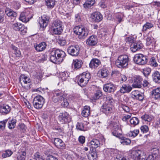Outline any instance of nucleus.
<instances>
[{
  "instance_id": "31",
  "label": "nucleus",
  "mask_w": 160,
  "mask_h": 160,
  "mask_svg": "<svg viewBox=\"0 0 160 160\" xmlns=\"http://www.w3.org/2000/svg\"><path fill=\"white\" fill-rule=\"evenodd\" d=\"M19 80L20 82L22 83V81L25 84H27L30 83L31 81L30 78L25 76L24 75L22 74L19 78Z\"/></svg>"
},
{
  "instance_id": "44",
  "label": "nucleus",
  "mask_w": 160,
  "mask_h": 160,
  "mask_svg": "<svg viewBox=\"0 0 160 160\" xmlns=\"http://www.w3.org/2000/svg\"><path fill=\"white\" fill-rule=\"evenodd\" d=\"M139 132L138 129H135L133 131H130L128 132V135L129 137L134 138L137 136Z\"/></svg>"
},
{
  "instance_id": "2",
  "label": "nucleus",
  "mask_w": 160,
  "mask_h": 160,
  "mask_svg": "<svg viewBox=\"0 0 160 160\" xmlns=\"http://www.w3.org/2000/svg\"><path fill=\"white\" fill-rule=\"evenodd\" d=\"M129 156L134 160H145V152L139 150H131L128 153Z\"/></svg>"
},
{
  "instance_id": "6",
  "label": "nucleus",
  "mask_w": 160,
  "mask_h": 160,
  "mask_svg": "<svg viewBox=\"0 0 160 160\" xmlns=\"http://www.w3.org/2000/svg\"><path fill=\"white\" fill-rule=\"evenodd\" d=\"M146 56L141 54H136L134 58V61L137 64L139 65H144L147 62Z\"/></svg>"
},
{
  "instance_id": "40",
  "label": "nucleus",
  "mask_w": 160,
  "mask_h": 160,
  "mask_svg": "<svg viewBox=\"0 0 160 160\" xmlns=\"http://www.w3.org/2000/svg\"><path fill=\"white\" fill-rule=\"evenodd\" d=\"M62 23L60 20H57L53 21L51 27L55 28L56 27H62Z\"/></svg>"
},
{
  "instance_id": "17",
  "label": "nucleus",
  "mask_w": 160,
  "mask_h": 160,
  "mask_svg": "<svg viewBox=\"0 0 160 160\" xmlns=\"http://www.w3.org/2000/svg\"><path fill=\"white\" fill-rule=\"evenodd\" d=\"M142 47V44L140 42H135L132 44L130 49L132 52H135L141 49Z\"/></svg>"
},
{
  "instance_id": "53",
  "label": "nucleus",
  "mask_w": 160,
  "mask_h": 160,
  "mask_svg": "<svg viewBox=\"0 0 160 160\" xmlns=\"http://www.w3.org/2000/svg\"><path fill=\"white\" fill-rule=\"evenodd\" d=\"M151 72V69L149 68H147L143 69V73L146 77L148 76Z\"/></svg>"
},
{
  "instance_id": "42",
  "label": "nucleus",
  "mask_w": 160,
  "mask_h": 160,
  "mask_svg": "<svg viewBox=\"0 0 160 160\" xmlns=\"http://www.w3.org/2000/svg\"><path fill=\"white\" fill-rule=\"evenodd\" d=\"M26 14L23 12L21 13L19 19L20 20L23 22H27L29 21V17H26Z\"/></svg>"
},
{
  "instance_id": "55",
  "label": "nucleus",
  "mask_w": 160,
  "mask_h": 160,
  "mask_svg": "<svg viewBox=\"0 0 160 160\" xmlns=\"http://www.w3.org/2000/svg\"><path fill=\"white\" fill-rule=\"evenodd\" d=\"M62 102L61 103L62 106L65 108L67 107L69 105V103L67 101V100L65 99L64 97L62 99Z\"/></svg>"
},
{
  "instance_id": "28",
  "label": "nucleus",
  "mask_w": 160,
  "mask_h": 160,
  "mask_svg": "<svg viewBox=\"0 0 160 160\" xmlns=\"http://www.w3.org/2000/svg\"><path fill=\"white\" fill-rule=\"evenodd\" d=\"M45 42H42L35 47L36 50L38 52H41L44 50L46 47Z\"/></svg>"
},
{
  "instance_id": "11",
  "label": "nucleus",
  "mask_w": 160,
  "mask_h": 160,
  "mask_svg": "<svg viewBox=\"0 0 160 160\" xmlns=\"http://www.w3.org/2000/svg\"><path fill=\"white\" fill-rule=\"evenodd\" d=\"M113 107L112 104L104 103L102 107L101 110L106 114H108L112 112Z\"/></svg>"
},
{
  "instance_id": "8",
  "label": "nucleus",
  "mask_w": 160,
  "mask_h": 160,
  "mask_svg": "<svg viewBox=\"0 0 160 160\" xmlns=\"http://www.w3.org/2000/svg\"><path fill=\"white\" fill-rule=\"evenodd\" d=\"M132 86L134 88H140L142 87V79L140 76H136L132 78Z\"/></svg>"
},
{
  "instance_id": "1",
  "label": "nucleus",
  "mask_w": 160,
  "mask_h": 160,
  "mask_svg": "<svg viewBox=\"0 0 160 160\" xmlns=\"http://www.w3.org/2000/svg\"><path fill=\"white\" fill-rule=\"evenodd\" d=\"M66 56L65 53L62 50L59 49L52 50L50 51V59L54 63H58L63 61V58Z\"/></svg>"
},
{
  "instance_id": "22",
  "label": "nucleus",
  "mask_w": 160,
  "mask_h": 160,
  "mask_svg": "<svg viewBox=\"0 0 160 160\" xmlns=\"http://www.w3.org/2000/svg\"><path fill=\"white\" fill-rule=\"evenodd\" d=\"M101 64L100 61L98 59L94 58L89 63L90 67L92 68H95Z\"/></svg>"
},
{
  "instance_id": "52",
  "label": "nucleus",
  "mask_w": 160,
  "mask_h": 160,
  "mask_svg": "<svg viewBox=\"0 0 160 160\" xmlns=\"http://www.w3.org/2000/svg\"><path fill=\"white\" fill-rule=\"evenodd\" d=\"M8 119H5L4 120L0 122V129L2 130H4L5 128V125L7 122Z\"/></svg>"
},
{
  "instance_id": "54",
  "label": "nucleus",
  "mask_w": 160,
  "mask_h": 160,
  "mask_svg": "<svg viewBox=\"0 0 160 160\" xmlns=\"http://www.w3.org/2000/svg\"><path fill=\"white\" fill-rule=\"evenodd\" d=\"M141 131L143 133H146L149 130V128L148 126L144 125L141 126L140 128Z\"/></svg>"
},
{
  "instance_id": "43",
  "label": "nucleus",
  "mask_w": 160,
  "mask_h": 160,
  "mask_svg": "<svg viewBox=\"0 0 160 160\" xmlns=\"http://www.w3.org/2000/svg\"><path fill=\"white\" fill-rule=\"evenodd\" d=\"M5 13L8 16L10 17L15 18L17 15L16 12L11 10L6 11Z\"/></svg>"
},
{
  "instance_id": "34",
  "label": "nucleus",
  "mask_w": 160,
  "mask_h": 160,
  "mask_svg": "<svg viewBox=\"0 0 160 160\" xmlns=\"http://www.w3.org/2000/svg\"><path fill=\"white\" fill-rule=\"evenodd\" d=\"M16 122L17 120L14 118L9 120L8 123V128L10 129L14 128L15 127Z\"/></svg>"
},
{
  "instance_id": "59",
  "label": "nucleus",
  "mask_w": 160,
  "mask_h": 160,
  "mask_svg": "<svg viewBox=\"0 0 160 160\" xmlns=\"http://www.w3.org/2000/svg\"><path fill=\"white\" fill-rule=\"evenodd\" d=\"M117 130H118L119 131L120 130L118 128V129L116 128L112 132V134L114 136H115L116 137L120 138V134L119 132V131H117Z\"/></svg>"
},
{
  "instance_id": "57",
  "label": "nucleus",
  "mask_w": 160,
  "mask_h": 160,
  "mask_svg": "<svg viewBox=\"0 0 160 160\" xmlns=\"http://www.w3.org/2000/svg\"><path fill=\"white\" fill-rule=\"evenodd\" d=\"M21 24L20 23L16 22L13 24L12 25V27L13 29L16 31H18L20 25Z\"/></svg>"
},
{
  "instance_id": "41",
  "label": "nucleus",
  "mask_w": 160,
  "mask_h": 160,
  "mask_svg": "<svg viewBox=\"0 0 160 160\" xmlns=\"http://www.w3.org/2000/svg\"><path fill=\"white\" fill-rule=\"evenodd\" d=\"M153 24L151 22H147L143 26L142 31L145 32L148 29L153 27Z\"/></svg>"
},
{
  "instance_id": "5",
  "label": "nucleus",
  "mask_w": 160,
  "mask_h": 160,
  "mask_svg": "<svg viewBox=\"0 0 160 160\" xmlns=\"http://www.w3.org/2000/svg\"><path fill=\"white\" fill-rule=\"evenodd\" d=\"M32 102L34 107L39 109L42 108L45 102V99L41 96L38 95L34 98Z\"/></svg>"
},
{
  "instance_id": "16",
  "label": "nucleus",
  "mask_w": 160,
  "mask_h": 160,
  "mask_svg": "<svg viewBox=\"0 0 160 160\" xmlns=\"http://www.w3.org/2000/svg\"><path fill=\"white\" fill-rule=\"evenodd\" d=\"M98 39L96 36L92 35L88 38L86 41L87 44L90 46H93L97 44Z\"/></svg>"
},
{
  "instance_id": "38",
  "label": "nucleus",
  "mask_w": 160,
  "mask_h": 160,
  "mask_svg": "<svg viewBox=\"0 0 160 160\" xmlns=\"http://www.w3.org/2000/svg\"><path fill=\"white\" fill-rule=\"evenodd\" d=\"M139 122L138 119L136 117L132 118L130 120V124L133 127L138 125Z\"/></svg>"
},
{
  "instance_id": "15",
  "label": "nucleus",
  "mask_w": 160,
  "mask_h": 160,
  "mask_svg": "<svg viewBox=\"0 0 160 160\" xmlns=\"http://www.w3.org/2000/svg\"><path fill=\"white\" fill-rule=\"evenodd\" d=\"M129 62L128 56L126 55H121V67L122 68L127 67Z\"/></svg>"
},
{
  "instance_id": "64",
  "label": "nucleus",
  "mask_w": 160,
  "mask_h": 160,
  "mask_svg": "<svg viewBox=\"0 0 160 160\" xmlns=\"http://www.w3.org/2000/svg\"><path fill=\"white\" fill-rule=\"evenodd\" d=\"M46 159L47 160H58L57 158L52 155L48 156Z\"/></svg>"
},
{
  "instance_id": "58",
  "label": "nucleus",
  "mask_w": 160,
  "mask_h": 160,
  "mask_svg": "<svg viewBox=\"0 0 160 160\" xmlns=\"http://www.w3.org/2000/svg\"><path fill=\"white\" fill-rule=\"evenodd\" d=\"M152 155L153 156H155V158L158 155V150L156 148H153L152 150Z\"/></svg>"
},
{
  "instance_id": "30",
  "label": "nucleus",
  "mask_w": 160,
  "mask_h": 160,
  "mask_svg": "<svg viewBox=\"0 0 160 160\" xmlns=\"http://www.w3.org/2000/svg\"><path fill=\"white\" fill-rule=\"evenodd\" d=\"M90 108L89 106H85L82 111V115L85 117H88L90 114Z\"/></svg>"
},
{
  "instance_id": "18",
  "label": "nucleus",
  "mask_w": 160,
  "mask_h": 160,
  "mask_svg": "<svg viewBox=\"0 0 160 160\" xmlns=\"http://www.w3.org/2000/svg\"><path fill=\"white\" fill-rule=\"evenodd\" d=\"M103 89L105 92H112L114 91L115 87L112 83H108L104 85Z\"/></svg>"
},
{
  "instance_id": "39",
  "label": "nucleus",
  "mask_w": 160,
  "mask_h": 160,
  "mask_svg": "<svg viewBox=\"0 0 160 160\" xmlns=\"http://www.w3.org/2000/svg\"><path fill=\"white\" fill-rule=\"evenodd\" d=\"M88 157L89 160H95L97 158V153L96 151H93L88 154Z\"/></svg>"
},
{
  "instance_id": "10",
  "label": "nucleus",
  "mask_w": 160,
  "mask_h": 160,
  "mask_svg": "<svg viewBox=\"0 0 160 160\" xmlns=\"http://www.w3.org/2000/svg\"><path fill=\"white\" fill-rule=\"evenodd\" d=\"M64 97L65 95L62 92L55 91L53 93L52 101L55 103L61 102Z\"/></svg>"
},
{
  "instance_id": "14",
  "label": "nucleus",
  "mask_w": 160,
  "mask_h": 160,
  "mask_svg": "<svg viewBox=\"0 0 160 160\" xmlns=\"http://www.w3.org/2000/svg\"><path fill=\"white\" fill-rule=\"evenodd\" d=\"M91 18L93 21L99 22L102 20V16L99 12H96L91 15Z\"/></svg>"
},
{
  "instance_id": "35",
  "label": "nucleus",
  "mask_w": 160,
  "mask_h": 160,
  "mask_svg": "<svg viewBox=\"0 0 160 160\" xmlns=\"http://www.w3.org/2000/svg\"><path fill=\"white\" fill-rule=\"evenodd\" d=\"M51 30L53 34L56 35H59L62 31V28L56 27L55 28L51 27Z\"/></svg>"
},
{
  "instance_id": "51",
  "label": "nucleus",
  "mask_w": 160,
  "mask_h": 160,
  "mask_svg": "<svg viewBox=\"0 0 160 160\" xmlns=\"http://www.w3.org/2000/svg\"><path fill=\"white\" fill-rule=\"evenodd\" d=\"M76 128L77 129L80 131H85L86 130L83 124L80 122L77 123Z\"/></svg>"
},
{
  "instance_id": "19",
  "label": "nucleus",
  "mask_w": 160,
  "mask_h": 160,
  "mask_svg": "<svg viewBox=\"0 0 160 160\" xmlns=\"http://www.w3.org/2000/svg\"><path fill=\"white\" fill-rule=\"evenodd\" d=\"M98 74L101 78H106L109 75V71L106 68H103L99 70Z\"/></svg>"
},
{
  "instance_id": "20",
  "label": "nucleus",
  "mask_w": 160,
  "mask_h": 160,
  "mask_svg": "<svg viewBox=\"0 0 160 160\" xmlns=\"http://www.w3.org/2000/svg\"><path fill=\"white\" fill-rule=\"evenodd\" d=\"M54 143L55 146L59 148H64L65 147L64 143L61 139L59 138H55Z\"/></svg>"
},
{
  "instance_id": "62",
  "label": "nucleus",
  "mask_w": 160,
  "mask_h": 160,
  "mask_svg": "<svg viewBox=\"0 0 160 160\" xmlns=\"http://www.w3.org/2000/svg\"><path fill=\"white\" fill-rule=\"evenodd\" d=\"M47 55L43 54L41 57V58L38 60V62L41 63L42 62L45 61L46 60L47 58Z\"/></svg>"
},
{
  "instance_id": "9",
  "label": "nucleus",
  "mask_w": 160,
  "mask_h": 160,
  "mask_svg": "<svg viewBox=\"0 0 160 160\" xmlns=\"http://www.w3.org/2000/svg\"><path fill=\"white\" fill-rule=\"evenodd\" d=\"M58 121L62 124H65L70 121L69 114L66 112L60 113L58 117Z\"/></svg>"
},
{
  "instance_id": "4",
  "label": "nucleus",
  "mask_w": 160,
  "mask_h": 160,
  "mask_svg": "<svg viewBox=\"0 0 160 160\" xmlns=\"http://www.w3.org/2000/svg\"><path fill=\"white\" fill-rule=\"evenodd\" d=\"M74 32L78 35L79 38L81 39L86 37L89 33L88 29L79 26H76L74 28Z\"/></svg>"
},
{
  "instance_id": "25",
  "label": "nucleus",
  "mask_w": 160,
  "mask_h": 160,
  "mask_svg": "<svg viewBox=\"0 0 160 160\" xmlns=\"http://www.w3.org/2000/svg\"><path fill=\"white\" fill-rule=\"evenodd\" d=\"M152 94V97L155 99H160V88H158L153 90Z\"/></svg>"
},
{
  "instance_id": "7",
  "label": "nucleus",
  "mask_w": 160,
  "mask_h": 160,
  "mask_svg": "<svg viewBox=\"0 0 160 160\" xmlns=\"http://www.w3.org/2000/svg\"><path fill=\"white\" fill-rule=\"evenodd\" d=\"M67 50L69 54L73 56H76L79 53L80 48L78 45H71L68 47Z\"/></svg>"
},
{
  "instance_id": "63",
  "label": "nucleus",
  "mask_w": 160,
  "mask_h": 160,
  "mask_svg": "<svg viewBox=\"0 0 160 160\" xmlns=\"http://www.w3.org/2000/svg\"><path fill=\"white\" fill-rule=\"evenodd\" d=\"M153 39H151L150 37L148 36L146 38V44L148 46H149L152 43Z\"/></svg>"
},
{
  "instance_id": "23",
  "label": "nucleus",
  "mask_w": 160,
  "mask_h": 160,
  "mask_svg": "<svg viewBox=\"0 0 160 160\" xmlns=\"http://www.w3.org/2000/svg\"><path fill=\"white\" fill-rule=\"evenodd\" d=\"M153 81L156 83H160V73L157 71L154 72L152 75Z\"/></svg>"
},
{
  "instance_id": "32",
  "label": "nucleus",
  "mask_w": 160,
  "mask_h": 160,
  "mask_svg": "<svg viewBox=\"0 0 160 160\" xmlns=\"http://www.w3.org/2000/svg\"><path fill=\"white\" fill-rule=\"evenodd\" d=\"M45 2L47 8L51 9L54 7L55 1V0H45Z\"/></svg>"
},
{
  "instance_id": "27",
  "label": "nucleus",
  "mask_w": 160,
  "mask_h": 160,
  "mask_svg": "<svg viewBox=\"0 0 160 160\" xmlns=\"http://www.w3.org/2000/svg\"><path fill=\"white\" fill-rule=\"evenodd\" d=\"M26 154V152H25L19 150L17 154V160H25Z\"/></svg>"
},
{
  "instance_id": "24",
  "label": "nucleus",
  "mask_w": 160,
  "mask_h": 160,
  "mask_svg": "<svg viewBox=\"0 0 160 160\" xmlns=\"http://www.w3.org/2000/svg\"><path fill=\"white\" fill-rule=\"evenodd\" d=\"M82 64V62L81 60L75 59L73 61L72 65L75 69L77 70L81 67Z\"/></svg>"
},
{
  "instance_id": "29",
  "label": "nucleus",
  "mask_w": 160,
  "mask_h": 160,
  "mask_svg": "<svg viewBox=\"0 0 160 160\" xmlns=\"http://www.w3.org/2000/svg\"><path fill=\"white\" fill-rule=\"evenodd\" d=\"M141 118L143 120L148 122L149 125H150V122L153 119V117L151 115L145 114L141 116Z\"/></svg>"
},
{
  "instance_id": "13",
  "label": "nucleus",
  "mask_w": 160,
  "mask_h": 160,
  "mask_svg": "<svg viewBox=\"0 0 160 160\" xmlns=\"http://www.w3.org/2000/svg\"><path fill=\"white\" fill-rule=\"evenodd\" d=\"M131 96L133 98L139 101L142 100L144 98L143 94L137 90H134L132 92Z\"/></svg>"
},
{
  "instance_id": "21",
  "label": "nucleus",
  "mask_w": 160,
  "mask_h": 160,
  "mask_svg": "<svg viewBox=\"0 0 160 160\" xmlns=\"http://www.w3.org/2000/svg\"><path fill=\"white\" fill-rule=\"evenodd\" d=\"M10 110L11 108L8 105L2 104L0 106V112L3 114H7Z\"/></svg>"
},
{
  "instance_id": "48",
  "label": "nucleus",
  "mask_w": 160,
  "mask_h": 160,
  "mask_svg": "<svg viewBox=\"0 0 160 160\" xmlns=\"http://www.w3.org/2000/svg\"><path fill=\"white\" fill-rule=\"evenodd\" d=\"M60 77L62 81H65L69 77L68 73L65 72H61Z\"/></svg>"
},
{
  "instance_id": "36",
  "label": "nucleus",
  "mask_w": 160,
  "mask_h": 160,
  "mask_svg": "<svg viewBox=\"0 0 160 160\" xmlns=\"http://www.w3.org/2000/svg\"><path fill=\"white\" fill-rule=\"evenodd\" d=\"M10 47L13 50L14 53L16 56L17 57H20L21 55V53L19 49L12 44L11 45Z\"/></svg>"
},
{
  "instance_id": "3",
  "label": "nucleus",
  "mask_w": 160,
  "mask_h": 160,
  "mask_svg": "<svg viewBox=\"0 0 160 160\" xmlns=\"http://www.w3.org/2000/svg\"><path fill=\"white\" fill-rule=\"evenodd\" d=\"M90 78V74L85 72H83L76 77L78 85L81 87L86 86Z\"/></svg>"
},
{
  "instance_id": "26",
  "label": "nucleus",
  "mask_w": 160,
  "mask_h": 160,
  "mask_svg": "<svg viewBox=\"0 0 160 160\" xmlns=\"http://www.w3.org/2000/svg\"><path fill=\"white\" fill-rule=\"evenodd\" d=\"M132 89L130 85L126 84L123 85L121 88V93H125L129 92Z\"/></svg>"
},
{
  "instance_id": "45",
  "label": "nucleus",
  "mask_w": 160,
  "mask_h": 160,
  "mask_svg": "<svg viewBox=\"0 0 160 160\" xmlns=\"http://www.w3.org/2000/svg\"><path fill=\"white\" fill-rule=\"evenodd\" d=\"M158 59H156L154 57H152L150 60V64L152 67H157L158 65L157 61Z\"/></svg>"
},
{
  "instance_id": "12",
  "label": "nucleus",
  "mask_w": 160,
  "mask_h": 160,
  "mask_svg": "<svg viewBox=\"0 0 160 160\" xmlns=\"http://www.w3.org/2000/svg\"><path fill=\"white\" fill-rule=\"evenodd\" d=\"M49 18L45 15H43L41 17V19L40 20L39 23L41 28L43 29L45 28L47 25Z\"/></svg>"
},
{
  "instance_id": "56",
  "label": "nucleus",
  "mask_w": 160,
  "mask_h": 160,
  "mask_svg": "<svg viewBox=\"0 0 160 160\" xmlns=\"http://www.w3.org/2000/svg\"><path fill=\"white\" fill-rule=\"evenodd\" d=\"M18 129L22 132H24L26 128L25 125L23 123L19 124L18 125Z\"/></svg>"
},
{
  "instance_id": "47",
  "label": "nucleus",
  "mask_w": 160,
  "mask_h": 160,
  "mask_svg": "<svg viewBox=\"0 0 160 160\" xmlns=\"http://www.w3.org/2000/svg\"><path fill=\"white\" fill-rule=\"evenodd\" d=\"M12 153L13 152L11 150H7L3 152L2 157L4 158H6L10 156Z\"/></svg>"
},
{
  "instance_id": "46",
  "label": "nucleus",
  "mask_w": 160,
  "mask_h": 160,
  "mask_svg": "<svg viewBox=\"0 0 160 160\" xmlns=\"http://www.w3.org/2000/svg\"><path fill=\"white\" fill-rule=\"evenodd\" d=\"M18 31L21 32V34L24 35L27 32V28L23 25L21 24Z\"/></svg>"
},
{
  "instance_id": "61",
  "label": "nucleus",
  "mask_w": 160,
  "mask_h": 160,
  "mask_svg": "<svg viewBox=\"0 0 160 160\" xmlns=\"http://www.w3.org/2000/svg\"><path fill=\"white\" fill-rule=\"evenodd\" d=\"M79 142L81 144H83L85 141V138L84 136H80L78 138Z\"/></svg>"
},
{
  "instance_id": "50",
  "label": "nucleus",
  "mask_w": 160,
  "mask_h": 160,
  "mask_svg": "<svg viewBox=\"0 0 160 160\" xmlns=\"http://www.w3.org/2000/svg\"><path fill=\"white\" fill-rule=\"evenodd\" d=\"M102 95V92L100 90L97 91L93 97L94 100L98 99Z\"/></svg>"
},
{
  "instance_id": "33",
  "label": "nucleus",
  "mask_w": 160,
  "mask_h": 160,
  "mask_svg": "<svg viewBox=\"0 0 160 160\" xmlns=\"http://www.w3.org/2000/svg\"><path fill=\"white\" fill-rule=\"evenodd\" d=\"M90 144L92 148H96L100 146V143L98 139H93L90 142Z\"/></svg>"
},
{
  "instance_id": "37",
  "label": "nucleus",
  "mask_w": 160,
  "mask_h": 160,
  "mask_svg": "<svg viewBox=\"0 0 160 160\" xmlns=\"http://www.w3.org/2000/svg\"><path fill=\"white\" fill-rule=\"evenodd\" d=\"M95 2L94 0H87L83 4L84 7L86 8H90L94 4Z\"/></svg>"
},
{
  "instance_id": "49",
  "label": "nucleus",
  "mask_w": 160,
  "mask_h": 160,
  "mask_svg": "<svg viewBox=\"0 0 160 160\" xmlns=\"http://www.w3.org/2000/svg\"><path fill=\"white\" fill-rule=\"evenodd\" d=\"M114 102V100L111 96L110 95L107 96L106 97L105 102L104 103L109 104H112Z\"/></svg>"
},
{
  "instance_id": "60",
  "label": "nucleus",
  "mask_w": 160,
  "mask_h": 160,
  "mask_svg": "<svg viewBox=\"0 0 160 160\" xmlns=\"http://www.w3.org/2000/svg\"><path fill=\"white\" fill-rule=\"evenodd\" d=\"M34 159L35 160H43L38 152H37L34 155Z\"/></svg>"
}]
</instances>
